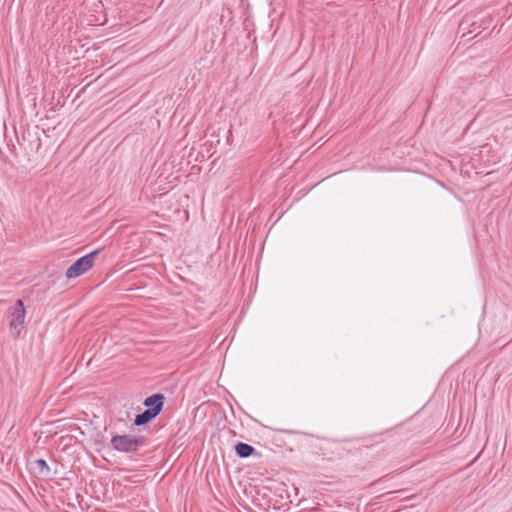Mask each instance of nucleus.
<instances>
[{
    "label": "nucleus",
    "mask_w": 512,
    "mask_h": 512,
    "mask_svg": "<svg viewBox=\"0 0 512 512\" xmlns=\"http://www.w3.org/2000/svg\"><path fill=\"white\" fill-rule=\"evenodd\" d=\"M111 445L119 452L132 453L146 445V438L141 435H115L111 439Z\"/></svg>",
    "instance_id": "f257e3e1"
},
{
    "label": "nucleus",
    "mask_w": 512,
    "mask_h": 512,
    "mask_svg": "<svg viewBox=\"0 0 512 512\" xmlns=\"http://www.w3.org/2000/svg\"><path fill=\"white\" fill-rule=\"evenodd\" d=\"M100 249L94 250L83 257L77 259L65 272L68 279L76 278L89 271L95 263Z\"/></svg>",
    "instance_id": "f03ea898"
},
{
    "label": "nucleus",
    "mask_w": 512,
    "mask_h": 512,
    "mask_svg": "<svg viewBox=\"0 0 512 512\" xmlns=\"http://www.w3.org/2000/svg\"><path fill=\"white\" fill-rule=\"evenodd\" d=\"M26 311L22 300H17L16 303L9 309V326L18 335L22 330L25 322Z\"/></svg>",
    "instance_id": "7ed1b4c3"
},
{
    "label": "nucleus",
    "mask_w": 512,
    "mask_h": 512,
    "mask_svg": "<svg viewBox=\"0 0 512 512\" xmlns=\"http://www.w3.org/2000/svg\"><path fill=\"white\" fill-rule=\"evenodd\" d=\"M164 396L162 394H154L147 397L144 401V405L148 410L154 412L155 415H158L163 407Z\"/></svg>",
    "instance_id": "20e7f679"
},
{
    "label": "nucleus",
    "mask_w": 512,
    "mask_h": 512,
    "mask_svg": "<svg viewBox=\"0 0 512 512\" xmlns=\"http://www.w3.org/2000/svg\"><path fill=\"white\" fill-rule=\"evenodd\" d=\"M255 452V448L249 444L239 442L235 445V453L240 458H248Z\"/></svg>",
    "instance_id": "39448f33"
},
{
    "label": "nucleus",
    "mask_w": 512,
    "mask_h": 512,
    "mask_svg": "<svg viewBox=\"0 0 512 512\" xmlns=\"http://www.w3.org/2000/svg\"><path fill=\"white\" fill-rule=\"evenodd\" d=\"M156 416L157 415H155L154 412H151L150 410L146 409L144 412L136 416L134 424L137 426L145 425L152 419H154Z\"/></svg>",
    "instance_id": "423d86ee"
},
{
    "label": "nucleus",
    "mask_w": 512,
    "mask_h": 512,
    "mask_svg": "<svg viewBox=\"0 0 512 512\" xmlns=\"http://www.w3.org/2000/svg\"><path fill=\"white\" fill-rule=\"evenodd\" d=\"M36 464H37V466H38V467H40L41 472H42L43 470H46V471H49V470H50V468H49V466H48L47 462H46L44 459H38V460H36Z\"/></svg>",
    "instance_id": "0eeeda50"
}]
</instances>
